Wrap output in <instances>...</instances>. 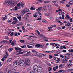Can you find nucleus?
Instances as JSON below:
<instances>
[{
	"label": "nucleus",
	"mask_w": 73,
	"mask_h": 73,
	"mask_svg": "<svg viewBox=\"0 0 73 73\" xmlns=\"http://www.w3.org/2000/svg\"><path fill=\"white\" fill-rule=\"evenodd\" d=\"M12 4V1L11 0H6V1L4 2L5 5L9 6V5Z\"/></svg>",
	"instance_id": "obj_1"
},
{
	"label": "nucleus",
	"mask_w": 73,
	"mask_h": 73,
	"mask_svg": "<svg viewBox=\"0 0 73 73\" xmlns=\"http://www.w3.org/2000/svg\"><path fill=\"white\" fill-rule=\"evenodd\" d=\"M19 65L20 66H24V64H25V62H24V60L23 59H21L19 60Z\"/></svg>",
	"instance_id": "obj_2"
},
{
	"label": "nucleus",
	"mask_w": 73,
	"mask_h": 73,
	"mask_svg": "<svg viewBox=\"0 0 73 73\" xmlns=\"http://www.w3.org/2000/svg\"><path fill=\"white\" fill-rule=\"evenodd\" d=\"M19 65V62L18 61L16 60L13 63V65H14V66H15V67L18 66Z\"/></svg>",
	"instance_id": "obj_3"
},
{
	"label": "nucleus",
	"mask_w": 73,
	"mask_h": 73,
	"mask_svg": "<svg viewBox=\"0 0 73 73\" xmlns=\"http://www.w3.org/2000/svg\"><path fill=\"white\" fill-rule=\"evenodd\" d=\"M39 68L37 65H35L33 67V70H34L35 72H38V71Z\"/></svg>",
	"instance_id": "obj_4"
},
{
	"label": "nucleus",
	"mask_w": 73,
	"mask_h": 73,
	"mask_svg": "<svg viewBox=\"0 0 73 73\" xmlns=\"http://www.w3.org/2000/svg\"><path fill=\"white\" fill-rule=\"evenodd\" d=\"M40 36H42V38H43L44 40V41H48V37H46V36H44V35L43 34H41Z\"/></svg>",
	"instance_id": "obj_5"
},
{
	"label": "nucleus",
	"mask_w": 73,
	"mask_h": 73,
	"mask_svg": "<svg viewBox=\"0 0 73 73\" xmlns=\"http://www.w3.org/2000/svg\"><path fill=\"white\" fill-rule=\"evenodd\" d=\"M69 59H63L62 60V63H64V64H67L68 63V60Z\"/></svg>",
	"instance_id": "obj_6"
},
{
	"label": "nucleus",
	"mask_w": 73,
	"mask_h": 73,
	"mask_svg": "<svg viewBox=\"0 0 73 73\" xmlns=\"http://www.w3.org/2000/svg\"><path fill=\"white\" fill-rule=\"evenodd\" d=\"M38 70V73H43L44 71L42 68H41V67H39Z\"/></svg>",
	"instance_id": "obj_7"
},
{
	"label": "nucleus",
	"mask_w": 73,
	"mask_h": 73,
	"mask_svg": "<svg viewBox=\"0 0 73 73\" xmlns=\"http://www.w3.org/2000/svg\"><path fill=\"white\" fill-rule=\"evenodd\" d=\"M25 66H27L28 65H29L30 64V61L29 60H26L25 62Z\"/></svg>",
	"instance_id": "obj_8"
},
{
	"label": "nucleus",
	"mask_w": 73,
	"mask_h": 73,
	"mask_svg": "<svg viewBox=\"0 0 73 73\" xmlns=\"http://www.w3.org/2000/svg\"><path fill=\"white\" fill-rule=\"evenodd\" d=\"M35 56H37V57H42V55H41V54L40 53H36L35 54Z\"/></svg>",
	"instance_id": "obj_9"
},
{
	"label": "nucleus",
	"mask_w": 73,
	"mask_h": 73,
	"mask_svg": "<svg viewBox=\"0 0 73 73\" xmlns=\"http://www.w3.org/2000/svg\"><path fill=\"white\" fill-rule=\"evenodd\" d=\"M15 49L16 50H19V52H21L23 50L21 48L17 47H15Z\"/></svg>",
	"instance_id": "obj_10"
},
{
	"label": "nucleus",
	"mask_w": 73,
	"mask_h": 73,
	"mask_svg": "<svg viewBox=\"0 0 73 73\" xmlns=\"http://www.w3.org/2000/svg\"><path fill=\"white\" fill-rule=\"evenodd\" d=\"M60 20V19H56V21L58 23H60V25H62V24H63V23H62L60 21H59Z\"/></svg>",
	"instance_id": "obj_11"
},
{
	"label": "nucleus",
	"mask_w": 73,
	"mask_h": 73,
	"mask_svg": "<svg viewBox=\"0 0 73 73\" xmlns=\"http://www.w3.org/2000/svg\"><path fill=\"white\" fill-rule=\"evenodd\" d=\"M37 20H41V21L43 22V23H45L46 22V20H45L44 19H37Z\"/></svg>",
	"instance_id": "obj_12"
},
{
	"label": "nucleus",
	"mask_w": 73,
	"mask_h": 73,
	"mask_svg": "<svg viewBox=\"0 0 73 73\" xmlns=\"http://www.w3.org/2000/svg\"><path fill=\"white\" fill-rule=\"evenodd\" d=\"M8 42V41H7V40H3V41H1L0 42L1 44H4L5 43V42Z\"/></svg>",
	"instance_id": "obj_13"
},
{
	"label": "nucleus",
	"mask_w": 73,
	"mask_h": 73,
	"mask_svg": "<svg viewBox=\"0 0 73 73\" xmlns=\"http://www.w3.org/2000/svg\"><path fill=\"white\" fill-rule=\"evenodd\" d=\"M36 46L37 48H42L43 46L41 44H37Z\"/></svg>",
	"instance_id": "obj_14"
},
{
	"label": "nucleus",
	"mask_w": 73,
	"mask_h": 73,
	"mask_svg": "<svg viewBox=\"0 0 73 73\" xmlns=\"http://www.w3.org/2000/svg\"><path fill=\"white\" fill-rule=\"evenodd\" d=\"M47 7L49 10H50V11H51V10H52V7H51V5H47Z\"/></svg>",
	"instance_id": "obj_15"
},
{
	"label": "nucleus",
	"mask_w": 73,
	"mask_h": 73,
	"mask_svg": "<svg viewBox=\"0 0 73 73\" xmlns=\"http://www.w3.org/2000/svg\"><path fill=\"white\" fill-rule=\"evenodd\" d=\"M24 5H25V3L23 1H22L21 3V6L22 8L24 7Z\"/></svg>",
	"instance_id": "obj_16"
},
{
	"label": "nucleus",
	"mask_w": 73,
	"mask_h": 73,
	"mask_svg": "<svg viewBox=\"0 0 73 73\" xmlns=\"http://www.w3.org/2000/svg\"><path fill=\"white\" fill-rule=\"evenodd\" d=\"M17 6L18 7H19L18 9H20V6H21V3L20 2L19 3L17 4Z\"/></svg>",
	"instance_id": "obj_17"
},
{
	"label": "nucleus",
	"mask_w": 73,
	"mask_h": 73,
	"mask_svg": "<svg viewBox=\"0 0 73 73\" xmlns=\"http://www.w3.org/2000/svg\"><path fill=\"white\" fill-rule=\"evenodd\" d=\"M19 2V1H17L16 2H15L13 3V5H14V6L16 5L17 4V3Z\"/></svg>",
	"instance_id": "obj_18"
},
{
	"label": "nucleus",
	"mask_w": 73,
	"mask_h": 73,
	"mask_svg": "<svg viewBox=\"0 0 73 73\" xmlns=\"http://www.w3.org/2000/svg\"><path fill=\"white\" fill-rule=\"evenodd\" d=\"M21 13L23 15H24L25 13H26L25 11V10H24L22 11Z\"/></svg>",
	"instance_id": "obj_19"
},
{
	"label": "nucleus",
	"mask_w": 73,
	"mask_h": 73,
	"mask_svg": "<svg viewBox=\"0 0 73 73\" xmlns=\"http://www.w3.org/2000/svg\"><path fill=\"white\" fill-rule=\"evenodd\" d=\"M14 42L16 43V41H13L12 42L11 44V45H12V46H14Z\"/></svg>",
	"instance_id": "obj_20"
},
{
	"label": "nucleus",
	"mask_w": 73,
	"mask_h": 73,
	"mask_svg": "<svg viewBox=\"0 0 73 73\" xmlns=\"http://www.w3.org/2000/svg\"><path fill=\"white\" fill-rule=\"evenodd\" d=\"M64 68V66H63V64H60L59 65V68Z\"/></svg>",
	"instance_id": "obj_21"
},
{
	"label": "nucleus",
	"mask_w": 73,
	"mask_h": 73,
	"mask_svg": "<svg viewBox=\"0 0 73 73\" xmlns=\"http://www.w3.org/2000/svg\"><path fill=\"white\" fill-rule=\"evenodd\" d=\"M25 12L27 13V12H29V10L28 9H25Z\"/></svg>",
	"instance_id": "obj_22"
},
{
	"label": "nucleus",
	"mask_w": 73,
	"mask_h": 73,
	"mask_svg": "<svg viewBox=\"0 0 73 73\" xmlns=\"http://www.w3.org/2000/svg\"><path fill=\"white\" fill-rule=\"evenodd\" d=\"M21 15H18L17 16L18 19H21Z\"/></svg>",
	"instance_id": "obj_23"
},
{
	"label": "nucleus",
	"mask_w": 73,
	"mask_h": 73,
	"mask_svg": "<svg viewBox=\"0 0 73 73\" xmlns=\"http://www.w3.org/2000/svg\"><path fill=\"white\" fill-rule=\"evenodd\" d=\"M30 9L31 10H35L36 9V8L33 7H31Z\"/></svg>",
	"instance_id": "obj_24"
},
{
	"label": "nucleus",
	"mask_w": 73,
	"mask_h": 73,
	"mask_svg": "<svg viewBox=\"0 0 73 73\" xmlns=\"http://www.w3.org/2000/svg\"><path fill=\"white\" fill-rule=\"evenodd\" d=\"M13 50V48H10L8 50L9 52H11Z\"/></svg>",
	"instance_id": "obj_25"
},
{
	"label": "nucleus",
	"mask_w": 73,
	"mask_h": 73,
	"mask_svg": "<svg viewBox=\"0 0 73 73\" xmlns=\"http://www.w3.org/2000/svg\"><path fill=\"white\" fill-rule=\"evenodd\" d=\"M50 44L52 46H53L54 47H56V46H54V43H51Z\"/></svg>",
	"instance_id": "obj_26"
},
{
	"label": "nucleus",
	"mask_w": 73,
	"mask_h": 73,
	"mask_svg": "<svg viewBox=\"0 0 73 73\" xmlns=\"http://www.w3.org/2000/svg\"><path fill=\"white\" fill-rule=\"evenodd\" d=\"M19 8V7L17 6H15V10L16 11V10H17L18 9H20Z\"/></svg>",
	"instance_id": "obj_27"
},
{
	"label": "nucleus",
	"mask_w": 73,
	"mask_h": 73,
	"mask_svg": "<svg viewBox=\"0 0 73 73\" xmlns=\"http://www.w3.org/2000/svg\"><path fill=\"white\" fill-rule=\"evenodd\" d=\"M66 55H72V53L70 52L66 54Z\"/></svg>",
	"instance_id": "obj_28"
},
{
	"label": "nucleus",
	"mask_w": 73,
	"mask_h": 73,
	"mask_svg": "<svg viewBox=\"0 0 73 73\" xmlns=\"http://www.w3.org/2000/svg\"><path fill=\"white\" fill-rule=\"evenodd\" d=\"M73 69H69L68 70H67V71L68 72H72L73 71Z\"/></svg>",
	"instance_id": "obj_29"
},
{
	"label": "nucleus",
	"mask_w": 73,
	"mask_h": 73,
	"mask_svg": "<svg viewBox=\"0 0 73 73\" xmlns=\"http://www.w3.org/2000/svg\"><path fill=\"white\" fill-rule=\"evenodd\" d=\"M17 23V22H16L15 21H13L12 23V24H16V23Z\"/></svg>",
	"instance_id": "obj_30"
},
{
	"label": "nucleus",
	"mask_w": 73,
	"mask_h": 73,
	"mask_svg": "<svg viewBox=\"0 0 73 73\" xmlns=\"http://www.w3.org/2000/svg\"><path fill=\"white\" fill-rule=\"evenodd\" d=\"M66 17L67 19H70V17L67 14L66 15Z\"/></svg>",
	"instance_id": "obj_31"
},
{
	"label": "nucleus",
	"mask_w": 73,
	"mask_h": 73,
	"mask_svg": "<svg viewBox=\"0 0 73 73\" xmlns=\"http://www.w3.org/2000/svg\"><path fill=\"white\" fill-rule=\"evenodd\" d=\"M50 1H44V3L45 4H47L48 3H50Z\"/></svg>",
	"instance_id": "obj_32"
},
{
	"label": "nucleus",
	"mask_w": 73,
	"mask_h": 73,
	"mask_svg": "<svg viewBox=\"0 0 73 73\" xmlns=\"http://www.w3.org/2000/svg\"><path fill=\"white\" fill-rule=\"evenodd\" d=\"M15 72H16V70H15V69H13L12 70V73H15Z\"/></svg>",
	"instance_id": "obj_33"
},
{
	"label": "nucleus",
	"mask_w": 73,
	"mask_h": 73,
	"mask_svg": "<svg viewBox=\"0 0 73 73\" xmlns=\"http://www.w3.org/2000/svg\"><path fill=\"white\" fill-rule=\"evenodd\" d=\"M12 60V58H9V59L7 60L8 62H10Z\"/></svg>",
	"instance_id": "obj_34"
},
{
	"label": "nucleus",
	"mask_w": 73,
	"mask_h": 73,
	"mask_svg": "<svg viewBox=\"0 0 73 73\" xmlns=\"http://www.w3.org/2000/svg\"><path fill=\"white\" fill-rule=\"evenodd\" d=\"M67 27H71V25L70 23H68L67 24Z\"/></svg>",
	"instance_id": "obj_35"
},
{
	"label": "nucleus",
	"mask_w": 73,
	"mask_h": 73,
	"mask_svg": "<svg viewBox=\"0 0 73 73\" xmlns=\"http://www.w3.org/2000/svg\"><path fill=\"white\" fill-rule=\"evenodd\" d=\"M54 27V26L53 25H52L51 26V27H49L48 28V29H51V28H53Z\"/></svg>",
	"instance_id": "obj_36"
},
{
	"label": "nucleus",
	"mask_w": 73,
	"mask_h": 73,
	"mask_svg": "<svg viewBox=\"0 0 73 73\" xmlns=\"http://www.w3.org/2000/svg\"><path fill=\"white\" fill-rule=\"evenodd\" d=\"M64 57L65 58H64V59H66L67 58L68 59H69V58L68 57H67V56H65Z\"/></svg>",
	"instance_id": "obj_37"
},
{
	"label": "nucleus",
	"mask_w": 73,
	"mask_h": 73,
	"mask_svg": "<svg viewBox=\"0 0 73 73\" xmlns=\"http://www.w3.org/2000/svg\"><path fill=\"white\" fill-rule=\"evenodd\" d=\"M35 43H30V45H34Z\"/></svg>",
	"instance_id": "obj_38"
},
{
	"label": "nucleus",
	"mask_w": 73,
	"mask_h": 73,
	"mask_svg": "<svg viewBox=\"0 0 73 73\" xmlns=\"http://www.w3.org/2000/svg\"><path fill=\"white\" fill-rule=\"evenodd\" d=\"M46 64H47V65H49V66H50V65H51V64H50V63H48V62H46Z\"/></svg>",
	"instance_id": "obj_39"
},
{
	"label": "nucleus",
	"mask_w": 73,
	"mask_h": 73,
	"mask_svg": "<svg viewBox=\"0 0 73 73\" xmlns=\"http://www.w3.org/2000/svg\"><path fill=\"white\" fill-rule=\"evenodd\" d=\"M11 42H12V40H10L9 41V42L8 41V42H7V43H9V44H10L11 43Z\"/></svg>",
	"instance_id": "obj_40"
},
{
	"label": "nucleus",
	"mask_w": 73,
	"mask_h": 73,
	"mask_svg": "<svg viewBox=\"0 0 73 73\" xmlns=\"http://www.w3.org/2000/svg\"><path fill=\"white\" fill-rule=\"evenodd\" d=\"M14 35L15 36H18V35H17V33H14Z\"/></svg>",
	"instance_id": "obj_41"
},
{
	"label": "nucleus",
	"mask_w": 73,
	"mask_h": 73,
	"mask_svg": "<svg viewBox=\"0 0 73 73\" xmlns=\"http://www.w3.org/2000/svg\"><path fill=\"white\" fill-rule=\"evenodd\" d=\"M23 52H20L18 53V54H23Z\"/></svg>",
	"instance_id": "obj_42"
},
{
	"label": "nucleus",
	"mask_w": 73,
	"mask_h": 73,
	"mask_svg": "<svg viewBox=\"0 0 73 73\" xmlns=\"http://www.w3.org/2000/svg\"><path fill=\"white\" fill-rule=\"evenodd\" d=\"M38 1H39V3H42V0H37Z\"/></svg>",
	"instance_id": "obj_43"
},
{
	"label": "nucleus",
	"mask_w": 73,
	"mask_h": 73,
	"mask_svg": "<svg viewBox=\"0 0 73 73\" xmlns=\"http://www.w3.org/2000/svg\"><path fill=\"white\" fill-rule=\"evenodd\" d=\"M67 65H68V66H72V64L71 63H70V64H69V63H68Z\"/></svg>",
	"instance_id": "obj_44"
},
{
	"label": "nucleus",
	"mask_w": 73,
	"mask_h": 73,
	"mask_svg": "<svg viewBox=\"0 0 73 73\" xmlns=\"http://www.w3.org/2000/svg\"><path fill=\"white\" fill-rule=\"evenodd\" d=\"M53 70L54 71H56V68L55 67H54L53 68Z\"/></svg>",
	"instance_id": "obj_45"
},
{
	"label": "nucleus",
	"mask_w": 73,
	"mask_h": 73,
	"mask_svg": "<svg viewBox=\"0 0 73 73\" xmlns=\"http://www.w3.org/2000/svg\"><path fill=\"white\" fill-rule=\"evenodd\" d=\"M46 16H49V13H45Z\"/></svg>",
	"instance_id": "obj_46"
},
{
	"label": "nucleus",
	"mask_w": 73,
	"mask_h": 73,
	"mask_svg": "<svg viewBox=\"0 0 73 73\" xmlns=\"http://www.w3.org/2000/svg\"><path fill=\"white\" fill-rule=\"evenodd\" d=\"M13 19V20H15L14 21L17 22V19Z\"/></svg>",
	"instance_id": "obj_47"
},
{
	"label": "nucleus",
	"mask_w": 73,
	"mask_h": 73,
	"mask_svg": "<svg viewBox=\"0 0 73 73\" xmlns=\"http://www.w3.org/2000/svg\"><path fill=\"white\" fill-rule=\"evenodd\" d=\"M36 11L39 12H41V11H40V9H39V8L38 9H36Z\"/></svg>",
	"instance_id": "obj_48"
},
{
	"label": "nucleus",
	"mask_w": 73,
	"mask_h": 73,
	"mask_svg": "<svg viewBox=\"0 0 73 73\" xmlns=\"http://www.w3.org/2000/svg\"><path fill=\"white\" fill-rule=\"evenodd\" d=\"M57 29H58V30H60V29H61V27H57Z\"/></svg>",
	"instance_id": "obj_49"
},
{
	"label": "nucleus",
	"mask_w": 73,
	"mask_h": 73,
	"mask_svg": "<svg viewBox=\"0 0 73 73\" xmlns=\"http://www.w3.org/2000/svg\"><path fill=\"white\" fill-rule=\"evenodd\" d=\"M22 29L23 31H24V30H25V28H24V26H22Z\"/></svg>",
	"instance_id": "obj_50"
},
{
	"label": "nucleus",
	"mask_w": 73,
	"mask_h": 73,
	"mask_svg": "<svg viewBox=\"0 0 73 73\" xmlns=\"http://www.w3.org/2000/svg\"><path fill=\"white\" fill-rule=\"evenodd\" d=\"M55 68L56 69H58V66H56Z\"/></svg>",
	"instance_id": "obj_51"
},
{
	"label": "nucleus",
	"mask_w": 73,
	"mask_h": 73,
	"mask_svg": "<svg viewBox=\"0 0 73 73\" xmlns=\"http://www.w3.org/2000/svg\"><path fill=\"white\" fill-rule=\"evenodd\" d=\"M20 25H21V23H19V24H17L16 25V26L17 27H19V26H20Z\"/></svg>",
	"instance_id": "obj_52"
},
{
	"label": "nucleus",
	"mask_w": 73,
	"mask_h": 73,
	"mask_svg": "<svg viewBox=\"0 0 73 73\" xmlns=\"http://www.w3.org/2000/svg\"><path fill=\"white\" fill-rule=\"evenodd\" d=\"M32 52L33 53H36V52H36V51L35 50H32Z\"/></svg>",
	"instance_id": "obj_53"
},
{
	"label": "nucleus",
	"mask_w": 73,
	"mask_h": 73,
	"mask_svg": "<svg viewBox=\"0 0 73 73\" xmlns=\"http://www.w3.org/2000/svg\"><path fill=\"white\" fill-rule=\"evenodd\" d=\"M55 56H58V54H55L54 55V57H55Z\"/></svg>",
	"instance_id": "obj_54"
},
{
	"label": "nucleus",
	"mask_w": 73,
	"mask_h": 73,
	"mask_svg": "<svg viewBox=\"0 0 73 73\" xmlns=\"http://www.w3.org/2000/svg\"><path fill=\"white\" fill-rule=\"evenodd\" d=\"M52 56L49 55V58H50V59H51V58H52Z\"/></svg>",
	"instance_id": "obj_55"
},
{
	"label": "nucleus",
	"mask_w": 73,
	"mask_h": 73,
	"mask_svg": "<svg viewBox=\"0 0 73 73\" xmlns=\"http://www.w3.org/2000/svg\"><path fill=\"white\" fill-rule=\"evenodd\" d=\"M13 33L12 32L10 34V36H13Z\"/></svg>",
	"instance_id": "obj_56"
},
{
	"label": "nucleus",
	"mask_w": 73,
	"mask_h": 73,
	"mask_svg": "<svg viewBox=\"0 0 73 73\" xmlns=\"http://www.w3.org/2000/svg\"><path fill=\"white\" fill-rule=\"evenodd\" d=\"M32 37H33V38H37V36H32Z\"/></svg>",
	"instance_id": "obj_57"
},
{
	"label": "nucleus",
	"mask_w": 73,
	"mask_h": 73,
	"mask_svg": "<svg viewBox=\"0 0 73 73\" xmlns=\"http://www.w3.org/2000/svg\"><path fill=\"white\" fill-rule=\"evenodd\" d=\"M59 15H62V12H59L58 13Z\"/></svg>",
	"instance_id": "obj_58"
},
{
	"label": "nucleus",
	"mask_w": 73,
	"mask_h": 73,
	"mask_svg": "<svg viewBox=\"0 0 73 73\" xmlns=\"http://www.w3.org/2000/svg\"><path fill=\"white\" fill-rule=\"evenodd\" d=\"M41 55H42V56H46V54H41Z\"/></svg>",
	"instance_id": "obj_59"
},
{
	"label": "nucleus",
	"mask_w": 73,
	"mask_h": 73,
	"mask_svg": "<svg viewBox=\"0 0 73 73\" xmlns=\"http://www.w3.org/2000/svg\"><path fill=\"white\" fill-rule=\"evenodd\" d=\"M66 6L67 7H70V5L68 4H67Z\"/></svg>",
	"instance_id": "obj_60"
},
{
	"label": "nucleus",
	"mask_w": 73,
	"mask_h": 73,
	"mask_svg": "<svg viewBox=\"0 0 73 73\" xmlns=\"http://www.w3.org/2000/svg\"><path fill=\"white\" fill-rule=\"evenodd\" d=\"M39 10H40V11H41V10L43 9H42V7H40L39 8Z\"/></svg>",
	"instance_id": "obj_61"
},
{
	"label": "nucleus",
	"mask_w": 73,
	"mask_h": 73,
	"mask_svg": "<svg viewBox=\"0 0 73 73\" xmlns=\"http://www.w3.org/2000/svg\"><path fill=\"white\" fill-rule=\"evenodd\" d=\"M5 53L6 55L7 56H8V52H5Z\"/></svg>",
	"instance_id": "obj_62"
},
{
	"label": "nucleus",
	"mask_w": 73,
	"mask_h": 73,
	"mask_svg": "<svg viewBox=\"0 0 73 73\" xmlns=\"http://www.w3.org/2000/svg\"><path fill=\"white\" fill-rule=\"evenodd\" d=\"M49 53H53V51H49Z\"/></svg>",
	"instance_id": "obj_63"
},
{
	"label": "nucleus",
	"mask_w": 73,
	"mask_h": 73,
	"mask_svg": "<svg viewBox=\"0 0 73 73\" xmlns=\"http://www.w3.org/2000/svg\"><path fill=\"white\" fill-rule=\"evenodd\" d=\"M8 73H12V72H11V71L10 70H9L8 71Z\"/></svg>",
	"instance_id": "obj_64"
}]
</instances>
